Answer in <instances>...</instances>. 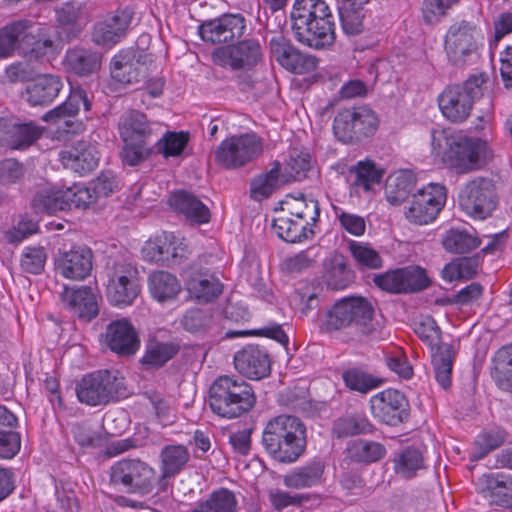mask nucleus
Masks as SVG:
<instances>
[{
    "mask_svg": "<svg viewBox=\"0 0 512 512\" xmlns=\"http://www.w3.org/2000/svg\"><path fill=\"white\" fill-rule=\"evenodd\" d=\"M290 22L295 39L304 46L319 50L335 41V18L324 0H295Z\"/></svg>",
    "mask_w": 512,
    "mask_h": 512,
    "instance_id": "obj_1",
    "label": "nucleus"
},
{
    "mask_svg": "<svg viewBox=\"0 0 512 512\" xmlns=\"http://www.w3.org/2000/svg\"><path fill=\"white\" fill-rule=\"evenodd\" d=\"M262 445L279 462H296L307 446V429L296 416L282 414L268 421L262 433Z\"/></svg>",
    "mask_w": 512,
    "mask_h": 512,
    "instance_id": "obj_2",
    "label": "nucleus"
},
{
    "mask_svg": "<svg viewBox=\"0 0 512 512\" xmlns=\"http://www.w3.org/2000/svg\"><path fill=\"white\" fill-rule=\"evenodd\" d=\"M255 402L251 385L237 376H218L209 389L210 408L223 418H237L250 411Z\"/></svg>",
    "mask_w": 512,
    "mask_h": 512,
    "instance_id": "obj_3",
    "label": "nucleus"
},
{
    "mask_svg": "<svg viewBox=\"0 0 512 512\" xmlns=\"http://www.w3.org/2000/svg\"><path fill=\"white\" fill-rule=\"evenodd\" d=\"M488 81L489 75L479 72L470 75L462 84L447 86L438 97L443 116L455 123L466 120L474 103L483 97Z\"/></svg>",
    "mask_w": 512,
    "mask_h": 512,
    "instance_id": "obj_4",
    "label": "nucleus"
},
{
    "mask_svg": "<svg viewBox=\"0 0 512 512\" xmlns=\"http://www.w3.org/2000/svg\"><path fill=\"white\" fill-rule=\"evenodd\" d=\"M373 315L374 308L368 299L360 296L345 297L327 311L322 328L326 332H334L354 326L369 336L374 331Z\"/></svg>",
    "mask_w": 512,
    "mask_h": 512,
    "instance_id": "obj_5",
    "label": "nucleus"
},
{
    "mask_svg": "<svg viewBox=\"0 0 512 512\" xmlns=\"http://www.w3.org/2000/svg\"><path fill=\"white\" fill-rule=\"evenodd\" d=\"M76 395L89 406L106 405L128 395L124 377L118 370H97L82 377L76 385Z\"/></svg>",
    "mask_w": 512,
    "mask_h": 512,
    "instance_id": "obj_6",
    "label": "nucleus"
},
{
    "mask_svg": "<svg viewBox=\"0 0 512 512\" xmlns=\"http://www.w3.org/2000/svg\"><path fill=\"white\" fill-rule=\"evenodd\" d=\"M110 484L127 493L145 496L159 485L156 470L138 458H124L115 462L109 470Z\"/></svg>",
    "mask_w": 512,
    "mask_h": 512,
    "instance_id": "obj_7",
    "label": "nucleus"
},
{
    "mask_svg": "<svg viewBox=\"0 0 512 512\" xmlns=\"http://www.w3.org/2000/svg\"><path fill=\"white\" fill-rule=\"evenodd\" d=\"M482 47L476 25L466 20L452 24L444 38L447 59L456 67L476 64Z\"/></svg>",
    "mask_w": 512,
    "mask_h": 512,
    "instance_id": "obj_8",
    "label": "nucleus"
},
{
    "mask_svg": "<svg viewBox=\"0 0 512 512\" xmlns=\"http://www.w3.org/2000/svg\"><path fill=\"white\" fill-rule=\"evenodd\" d=\"M378 128L375 112L367 106L346 108L339 111L333 121L336 138L345 144H355L372 136Z\"/></svg>",
    "mask_w": 512,
    "mask_h": 512,
    "instance_id": "obj_9",
    "label": "nucleus"
},
{
    "mask_svg": "<svg viewBox=\"0 0 512 512\" xmlns=\"http://www.w3.org/2000/svg\"><path fill=\"white\" fill-rule=\"evenodd\" d=\"M497 202L494 182L487 177L473 178L459 192L461 208L474 219L484 220L491 216Z\"/></svg>",
    "mask_w": 512,
    "mask_h": 512,
    "instance_id": "obj_10",
    "label": "nucleus"
},
{
    "mask_svg": "<svg viewBox=\"0 0 512 512\" xmlns=\"http://www.w3.org/2000/svg\"><path fill=\"white\" fill-rule=\"evenodd\" d=\"M263 152L261 139L253 133L232 136L223 140L215 151V160L226 169L245 166Z\"/></svg>",
    "mask_w": 512,
    "mask_h": 512,
    "instance_id": "obj_11",
    "label": "nucleus"
},
{
    "mask_svg": "<svg viewBox=\"0 0 512 512\" xmlns=\"http://www.w3.org/2000/svg\"><path fill=\"white\" fill-rule=\"evenodd\" d=\"M447 200L444 185L430 183L412 195L405 207L406 219L417 225H425L434 221Z\"/></svg>",
    "mask_w": 512,
    "mask_h": 512,
    "instance_id": "obj_12",
    "label": "nucleus"
},
{
    "mask_svg": "<svg viewBox=\"0 0 512 512\" xmlns=\"http://www.w3.org/2000/svg\"><path fill=\"white\" fill-rule=\"evenodd\" d=\"M138 271L125 261L107 266V297L115 306L131 305L140 293Z\"/></svg>",
    "mask_w": 512,
    "mask_h": 512,
    "instance_id": "obj_13",
    "label": "nucleus"
},
{
    "mask_svg": "<svg viewBox=\"0 0 512 512\" xmlns=\"http://www.w3.org/2000/svg\"><path fill=\"white\" fill-rule=\"evenodd\" d=\"M487 145L480 139L458 137L444 153V161L458 174L481 169L486 165Z\"/></svg>",
    "mask_w": 512,
    "mask_h": 512,
    "instance_id": "obj_14",
    "label": "nucleus"
},
{
    "mask_svg": "<svg viewBox=\"0 0 512 512\" xmlns=\"http://www.w3.org/2000/svg\"><path fill=\"white\" fill-rule=\"evenodd\" d=\"M150 62L151 55L143 51L122 50L111 60V77L124 85L146 83Z\"/></svg>",
    "mask_w": 512,
    "mask_h": 512,
    "instance_id": "obj_15",
    "label": "nucleus"
},
{
    "mask_svg": "<svg viewBox=\"0 0 512 512\" xmlns=\"http://www.w3.org/2000/svg\"><path fill=\"white\" fill-rule=\"evenodd\" d=\"M212 60L215 65L225 69H253L262 60V50L257 40L248 39L216 48L212 53Z\"/></svg>",
    "mask_w": 512,
    "mask_h": 512,
    "instance_id": "obj_16",
    "label": "nucleus"
},
{
    "mask_svg": "<svg viewBox=\"0 0 512 512\" xmlns=\"http://www.w3.org/2000/svg\"><path fill=\"white\" fill-rule=\"evenodd\" d=\"M269 49L275 60L291 73H309L317 67L318 59L315 56L301 52L282 33L271 37Z\"/></svg>",
    "mask_w": 512,
    "mask_h": 512,
    "instance_id": "obj_17",
    "label": "nucleus"
},
{
    "mask_svg": "<svg viewBox=\"0 0 512 512\" xmlns=\"http://www.w3.org/2000/svg\"><path fill=\"white\" fill-rule=\"evenodd\" d=\"M370 410L375 419L390 426L405 422L410 415L407 398L402 392L394 389H387L372 396Z\"/></svg>",
    "mask_w": 512,
    "mask_h": 512,
    "instance_id": "obj_18",
    "label": "nucleus"
},
{
    "mask_svg": "<svg viewBox=\"0 0 512 512\" xmlns=\"http://www.w3.org/2000/svg\"><path fill=\"white\" fill-rule=\"evenodd\" d=\"M142 253L145 259L168 267L179 265L188 257L186 244L169 232H162L146 241Z\"/></svg>",
    "mask_w": 512,
    "mask_h": 512,
    "instance_id": "obj_19",
    "label": "nucleus"
},
{
    "mask_svg": "<svg viewBox=\"0 0 512 512\" xmlns=\"http://www.w3.org/2000/svg\"><path fill=\"white\" fill-rule=\"evenodd\" d=\"M246 30V20L241 14H224L203 22L199 35L205 42L220 44L240 39Z\"/></svg>",
    "mask_w": 512,
    "mask_h": 512,
    "instance_id": "obj_20",
    "label": "nucleus"
},
{
    "mask_svg": "<svg viewBox=\"0 0 512 512\" xmlns=\"http://www.w3.org/2000/svg\"><path fill=\"white\" fill-rule=\"evenodd\" d=\"M43 128L33 121L0 117V146L12 150H25L37 142Z\"/></svg>",
    "mask_w": 512,
    "mask_h": 512,
    "instance_id": "obj_21",
    "label": "nucleus"
},
{
    "mask_svg": "<svg viewBox=\"0 0 512 512\" xmlns=\"http://www.w3.org/2000/svg\"><path fill=\"white\" fill-rule=\"evenodd\" d=\"M56 29L60 40L70 42L80 36L88 23L86 4L68 1L55 10Z\"/></svg>",
    "mask_w": 512,
    "mask_h": 512,
    "instance_id": "obj_22",
    "label": "nucleus"
},
{
    "mask_svg": "<svg viewBox=\"0 0 512 512\" xmlns=\"http://www.w3.org/2000/svg\"><path fill=\"white\" fill-rule=\"evenodd\" d=\"M233 360L236 370L249 379L259 380L270 374V355L262 346L246 345L235 353Z\"/></svg>",
    "mask_w": 512,
    "mask_h": 512,
    "instance_id": "obj_23",
    "label": "nucleus"
},
{
    "mask_svg": "<svg viewBox=\"0 0 512 512\" xmlns=\"http://www.w3.org/2000/svg\"><path fill=\"white\" fill-rule=\"evenodd\" d=\"M100 153L98 144L90 140H79L70 148L60 152V161L64 168L85 175L99 164Z\"/></svg>",
    "mask_w": 512,
    "mask_h": 512,
    "instance_id": "obj_24",
    "label": "nucleus"
},
{
    "mask_svg": "<svg viewBox=\"0 0 512 512\" xmlns=\"http://www.w3.org/2000/svg\"><path fill=\"white\" fill-rule=\"evenodd\" d=\"M160 124L150 121L139 110H129L121 115L118 131L123 142L149 143L158 134Z\"/></svg>",
    "mask_w": 512,
    "mask_h": 512,
    "instance_id": "obj_25",
    "label": "nucleus"
},
{
    "mask_svg": "<svg viewBox=\"0 0 512 512\" xmlns=\"http://www.w3.org/2000/svg\"><path fill=\"white\" fill-rule=\"evenodd\" d=\"M134 16L130 7L118 9L112 16L94 25L92 40L98 45L111 46L124 37Z\"/></svg>",
    "mask_w": 512,
    "mask_h": 512,
    "instance_id": "obj_26",
    "label": "nucleus"
},
{
    "mask_svg": "<svg viewBox=\"0 0 512 512\" xmlns=\"http://www.w3.org/2000/svg\"><path fill=\"white\" fill-rule=\"evenodd\" d=\"M37 31V23L27 18L13 20L0 28V58H8L15 51L23 52L32 32Z\"/></svg>",
    "mask_w": 512,
    "mask_h": 512,
    "instance_id": "obj_27",
    "label": "nucleus"
},
{
    "mask_svg": "<svg viewBox=\"0 0 512 512\" xmlns=\"http://www.w3.org/2000/svg\"><path fill=\"white\" fill-rule=\"evenodd\" d=\"M92 259L91 249L85 246L74 247L69 251L58 253L55 268L65 278L82 280L92 270Z\"/></svg>",
    "mask_w": 512,
    "mask_h": 512,
    "instance_id": "obj_28",
    "label": "nucleus"
},
{
    "mask_svg": "<svg viewBox=\"0 0 512 512\" xmlns=\"http://www.w3.org/2000/svg\"><path fill=\"white\" fill-rule=\"evenodd\" d=\"M61 301L66 309L85 321H91L99 313L96 294L89 286H65Z\"/></svg>",
    "mask_w": 512,
    "mask_h": 512,
    "instance_id": "obj_29",
    "label": "nucleus"
},
{
    "mask_svg": "<svg viewBox=\"0 0 512 512\" xmlns=\"http://www.w3.org/2000/svg\"><path fill=\"white\" fill-rule=\"evenodd\" d=\"M80 105L84 107V110H90L91 102L87 92L80 87L72 88L67 100L46 112L42 116V120L58 127L63 123L68 128L67 132H76V128H72L75 124L71 121V118L78 114Z\"/></svg>",
    "mask_w": 512,
    "mask_h": 512,
    "instance_id": "obj_30",
    "label": "nucleus"
},
{
    "mask_svg": "<svg viewBox=\"0 0 512 512\" xmlns=\"http://www.w3.org/2000/svg\"><path fill=\"white\" fill-rule=\"evenodd\" d=\"M105 341L111 351L121 356L135 354L140 346L137 332L127 319L109 323L106 328Z\"/></svg>",
    "mask_w": 512,
    "mask_h": 512,
    "instance_id": "obj_31",
    "label": "nucleus"
},
{
    "mask_svg": "<svg viewBox=\"0 0 512 512\" xmlns=\"http://www.w3.org/2000/svg\"><path fill=\"white\" fill-rule=\"evenodd\" d=\"M63 88L62 79L53 74H42L28 83L22 98L31 106H46L54 101Z\"/></svg>",
    "mask_w": 512,
    "mask_h": 512,
    "instance_id": "obj_32",
    "label": "nucleus"
},
{
    "mask_svg": "<svg viewBox=\"0 0 512 512\" xmlns=\"http://www.w3.org/2000/svg\"><path fill=\"white\" fill-rule=\"evenodd\" d=\"M186 286L191 297L203 303L214 301L223 292L220 279L208 269L192 271L187 278Z\"/></svg>",
    "mask_w": 512,
    "mask_h": 512,
    "instance_id": "obj_33",
    "label": "nucleus"
},
{
    "mask_svg": "<svg viewBox=\"0 0 512 512\" xmlns=\"http://www.w3.org/2000/svg\"><path fill=\"white\" fill-rule=\"evenodd\" d=\"M169 204L175 212L184 215L190 222L205 224L211 219L209 208L197 196L186 190L173 192Z\"/></svg>",
    "mask_w": 512,
    "mask_h": 512,
    "instance_id": "obj_34",
    "label": "nucleus"
},
{
    "mask_svg": "<svg viewBox=\"0 0 512 512\" xmlns=\"http://www.w3.org/2000/svg\"><path fill=\"white\" fill-rule=\"evenodd\" d=\"M288 179H284L281 172V163L274 161L271 168L254 176L250 181V198L261 202L270 198Z\"/></svg>",
    "mask_w": 512,
    "mask_h": 512,
    "instance_id": "obj_35",
    "label": "nucleus"
},
{
    "mask_svg": "<svg viewBox=\"0 0 512 512\" xmlns=\"http://www.w3.org/2000/svg\"><path fill=\"white\" fill-rule=\"evenodd\" d=\"M161 475L159 477V491H165L167 478L180 473L190 460L188 449L184 445H166L161 449Z\"/></svg>",
    "mask_w": 512,
    "mask_h": 512,
    "instance_id": "obj_36",
    "label": "nucleus"
},
{
    "mask_svg": "<svg viewBox=\"0 0 512 512\" xmlns=\"http://www.w3.org/2000/svg\"><path fill=\"white\" fill-rule=\"evenodd\" d=\"M324 470V461L314 459L290 471L284 476L283 483L286 487L292 489L311 488L322 483Z\"/></svg>",
    "mask_w": 512,
    "mask_h": 512,
    "instance_id": "obj_37",
    "label": "nucleus"
},
{
    "mask_svg": "<svg viewBox=\"0 0 512 512\" xmlns=\"http://www.w3.org/2000/svg\"><path fill=\"white\" fill-rule=\"evenodd\" d=\"M102 56L92 49L75 46L65 55V65L68 70L79 76H88L98 71Z\"/></svg>",
    "mask_w": 512,
    "mask_h": 512,
    "instance_id": "obj_38",
    "label": "nucleus"
},
{
    "mask_svg": "<svg viewBox=\"0 0 512 512\" xmlns=\"http://www.w3.org/2000/svg\"><path fill=\"white\" fill-rule=\"evenodd\" d=\"M387 451L385 446L377 441L357 439L349 441L346 447L347 458L354 463L370 465L382 460Z\"/></svg>",
    "mask_w": 512,
    "mask_h": 512,
    "instance_id": "obj_39",
    "label": "nucleus"
},
{
    "mask_svg": "<svg viewBox=\"0 0 512 512\" xmlns=\"http://www.w3.org/2000/svg\"><path fill=\"white\" fill-rule=\"evenodd\" d=\"M148 288L151 296L160 303L175 300L181 292V284L173 274L156 271L149 275Z\"/></svg>",
    "mask_w": 512,
    "mask_h": 512,
    "instance_id": "obj_40",
    "label": "nucleus"
},
{
    "mask_svg": "<svg viewBox=\"0 0 512 512\" xmlns=\"http://www.w3.org/2000/svg\"><path fill=\"white\" fill-rule=\"evenodd\" d=\"M375 426L364 414L352 413L334 421L332 432L336 438H347L357 435L373 434Z\"/></svg>",
    "mask_w": 512,
    "mask_h": 512,
    "instance_id": "obj_41",
    "label": "nucleus"
},
{
    "mask_svg": "<svg viewBox=\"0 0 512 512\" xmlns=\"http://www.w3.org/2000/svg\"><path fill=\"white\" fill-rule=\"evenodd\" d=\"M416 176L410 170H400L391 175L386 182L385 194L387 201L393 205L404 202L414 190Z\"/></svg>",
    "mask_w": 512,
    "mask_h": 512,
    "instance_id": "obj_42",
    "label": "nucleus"
},
{
    "mask_svg": "<svg viewBox=\"0 0 512 512\" xmlns=\"http://www.w3.org/2000/svg\"><path fill=\"white\" fill-rule=\"evenodd\" d=\"M272 229L279 238L289 243L301 242L314 235L312 227L307 222L289 217L274 219Z\"/></svg>",
    "mask_w": 512,
    "mask_h": 512,
    "instance_id": "obj_43",
    "label": "nucleus"
},
{
    "mask_svg": "<svg viewBox=\"0 0 512 512\" xmlns=\"http://www.w3.org/2000/svg\"><path fill=\"white\" fill-rule=\"evenodd\" d=\"M31 206L36 213L54 214L69 210L65 190L55 188L38 191L31 201Z\"/></svg>",
    "mask_w": 512,
    "mask_h": 512,
    "instance_id": "obj_44",
    "label": "nucleus"
},
{
    "mask_svg": "<svg viewBox=\"0 0 512 512\" xmlns=\"http://www.w3.org/2000/svg\"><path fill=\"white\" fill-rule=\"evenodd\" d=\"M190 512H239L238 500L233 491L219 488L206 500L199 502Z\"/></svg>",
    "mask_w": 512,
    "mask_h": 512,
    "instance_id": "obj_45",
    "label": "nucleus"
},
{
    "mask_svg": "<svg viewBox=\"0 0 512 512\" xmlns=\"http://www.w3.org/2000/svg\"><path fill=\"white\" fill-rule=\"evenodd\" d=\"M342 380L349 390L360 394H367L384 383L383 378L373 375L361 367H350L344 370Z\"/></svg>",
    "mask_w": 512,
    "mask_h": 512,
    "instance_id": "obj_46",
    "label": "nucleus"
},
{
    "mask_svg": "<svg viewBox=\"0 0 512 512\" xmlns=\"http://www.w3.org/2000/svg\"><path fill=\"white\" fill-rule=\"evenodd\" d=\"M179 352V346L172 342L150 339L140 362L148 368H160Z\"/></svg>",
    "mask_w": 512,
    "mask_h": 512,
    "instance_id": "obj_47",
    "label": "nucleus"
},
{
    "mask_svg": "<svg viewBox=\"0 0 512 512\" xmlns=\"http://www.w3.org/2000/svg\"><path fill=\"white\" fill-rule=\"evenodd\" d=\"M481 240L465 229L451 228L442 238L444 249L451 253L464 254L479 247Z\"/></svg>",
    "mask_w": 512,
    "mask_h": 512,
    "instance_id": "obj_48",
    "label": "nucleus"
},
{
    "mask_svg": "<svg viewBox=\"0 0 512 512\" xmlns=\"http://www.w3.org/2000/svg\"><path fill=\"white\" fill-rule=\"evenodd\" d=\"M492 377L503 390L512 389V344L501 347L493 357Z\"/></svg>",
    "mask_w": 512,
    "mask_h": 512,
    "instance_id": "obj_49",
    "label": "nucleus"
},
{
    "mask_svg": "<svg viewBox=\"0 0 512 512\" xmlns=\"http://www.w3.org/2000/svg\"><path fill=\"white\" fill-rule=\"evenodd\" d=\"M323 279L332 290H342L348 286L351 271L342 256H336L324 264Z\"/></svg>",
    "mask_w": 512,
    "mask_h": 512,
    "instance_id": "obj_50",
    "label": "nucleus"
},
{
    "mask_svg": "<svg viewBox=\"0 0 512 512\" xmlns=\"http://www.w3.org/2000/svg\"><path fill=\"white\" fill-rule=\"evenodd\" d=\"M349 172L355 176L352 188H362L366 192L371 190L373 184H379L383 176V170L378 169L375 163L368 159L357 162Z\"/></svg>",
    "mask_w": 512,
    "mask_h": 512,
    "instance_id": "obj_51",
    "label": "nucleus"
},
{
    "mask_svg": "<svg viewBox=\"0 0 512 512\" xmlns=\"http://www.w3.org/2000/svg\"><path fill=\"white\" fill-rule=\"evenodd\" d=\"M487 490L492 503L506 508L512 507V477L504 474L489 476Z\"/></svg>",
    "mask_w": 512,
    "mask_h": 512,
    "instance_id": "obj_52",
    "label": "nucleus"
},
{
    "mask_svg": "<svg viewBox=\"0 0 512 512\" xmlns=\"http://www.w3.org/2000/svg\"><path fill=\"white\" fill-rule=\"evenodd\" d=\"M312 158L308 152L298 150L296 148L291 149L286 159L284 173L282 176L284 179L300 181L307 176V172L311 169Z\"/></svg>",
    "mask_w": 512,
    "mask_h": 512,
    "instance_id": "obj_53",
    "label": "nucleus"
},
{
    "mask_svg": "<svg viewBox=\"0 0 512 512\" xmlns=\"http://www.w3.org/2000/svg\"><path fill=\"white\" fill-rule=\"evenodd\" d=\"M423 467V456L416 448L408 447L394 458L395 473L406 479L414 477L417 471L423 469Z\"/></svg>",
    "mask_w": 512,
    "mask_h": 512,
    "instance_id": "obj_54",
    "label": "nucleus"
},
{
    "mask_svg": "<svg viewBox=\"0 0 512 512\" xmlns=\"http://www.w3.org/2000/svg\"><path fill=\"white\" fill-rule=\"evenodd\" d=\"M189 141L187 132L167 131L153 148L165 158L177 157L182 154Z\"/></svg>",
    "mask_w": 512,
    "mask_h": 512,
    "instance_id": "obj_55",
    "label": "nucleus"
},
{
    "mask_svg": "<svg viewBox=\"0 0 512 512\" xmlns=\"http://www.w3.org/2000/svg\"><path fill=\"white\" fill-rule=\"evenodd\" d=\"M42 29L37 24V31L32 32V39L25 43L23 54L30 60L40 61L49 55H53L55 51V43L49 37H43Z\"/></svg>",
    "mask_w": 512,
    "mask_h": 512,
    "instance_id": "obj_56",
    "label": "nucleus"
},
{
    "mask_svg": "<svg viewBox=\"0 0 512 512\" xmlns=\"http://www.w3.org/2000/svg\"><path fill=\"white\" fill-rule=\"evenodd\" d=\"M213 322V316L209 309L191 308L183 315L180 324L183 329L193 334L206 333Z\"/></svg>",
    "mask_w": 512,
    "mask_h": 512,
    "instance_id": "obj_57",
    "label": "nucleus"
},
{
    "mask_svg": "<svg viewBox=\"0 0 512 512\" xmlns=\"http://www.w3.org/2000/svg\"><path fill=\"white\" fill-rule=\"evenodd\" d=\"M349 251L356 262L357 266L366 269H379L383 266V260L374 248L369 244L350 241Z\"/></svg>",
    "mask_w": 512,
    "mask_h": 512,
    "instance_id": "obj_58",
    "label": "nucleus"
},
{
    "mask_svg": "<svg viewBox=\"0 0 512 512\" xmlns=\"http://www.w3.org/2000/svg\"><path fill=\"white\" fill-rule=\"evenodd\" d=\"M288 211L297 220L305 221L311 227L315 226L320 217V208L317 200L314 199H293L286 203Z\"/></svg>",
    "mask_w": 512,
    "mask_h": 512,
    "instance_id": "obj_59",
    "label": "nucleus"
},
{
    "mask_svg": "<svg viewBox=\"0 0 512 512\" xmlns=\"http://www.w3.org/2000/svg\"><path fill=\"white\" fill-rule=\"evenodd\" d=\"M432 363L435 371V379L438 384L447 389L451 386V375L453 366V354L451 346H445L438 353L433 355Z\"/></svg>",
    "mask_w": 512,
    "mask_h": 512,
    "instance_id": "obj_60",
    "label": "nucleus"
},
{
    "mask_svg": "<svg viewBox=\"0 0 512 512\" xmlns=\"http://www.w3.org/2000/svg\"><path fill=\"white\" fill-rule=\"evenodd\" d=\"M507 438V433L503 429H493L480 433L475 439L474 459H482L489 452L502 445Z\"/></svg>",
    "mask_w": 512,
    "mask_h": 512,
    "instance_id": "obj_61",
    "label": "nucleus"
},
{
    "mask_svg": "<svg viewBox=\"0 0 512 512\" xmlns=\"http://www.w3.org/2000/svg\"><path fill=\"white\" fill-rule=\"evenodd\" d=\"M154 152L149 143L123 142L120 158L123 165L137 166L147 160Z\"/></svg>",
    "mask_w": 512,
    "mask_h": 512,
    "instance_id": "obj_62",
    "label": "nucleus"
},
{
    "mask_svg": "<svg viewBox=\"0 0 512 512\" xmlns=\"http://www.w3.org/2000/svg\"><path fill=\"white\" fill-rule=\"evenodd\" d=\"M431 284L425 269L419 266L403 267V294L417 293L427 289Z\"/></svg>",
    "mask_w": 512,
    "mask_h": 512,
    "instance_id": "obj_63",
    "label": "nucleus"
},
{
    "mask_svg": "<svg viewBox=\"0 0 512 512\" xmlns=\"http://www.w3.org/2000/svg\"><path fill=\"white\" fill-rule=\"evenodd\" d=\"M47 253L42 246H29L23 250L20 265L23 271L38 275L45 267Z\"/></svg>",
    "mask_w": 512,
    "mask_h": 512,
    "instance_id": "obj_64",
    "label": "nucleus"
}]
</instances>
